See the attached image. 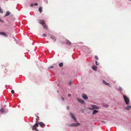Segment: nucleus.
Returning <instances> with one entry per match:
<instances>
[{
    "label": "nucleus",
    "instance_id": "nucleus-38",
    "mask_svg": "<svg viewBox=\"0 0 131 131\" xmlns=\"http://www.w3.org/2000/svg\"><path fill=\"white\" fill-rule=\"evenodd\" d=\"M62 99L63 100H64V99L63 97H62Z\"/></svg>",
    "mask_w": 131,
    "mask_h": 131
},
{
    "label": "nucleus",
    "instance_id": "nucleus-31",
    "mask_svg": "<svg viewBox=\"0 0 131 131\" xmlns=\"http://www.w3.org/2000/svg\"><path fill=\"white\" fill-rule=\"evenodd\" d=\"M95 64L97 65H98V64L97 63V62L96 61H95Z\"/></svg>",
    "mask_w": 131,
    "mask_h": 131
},
{
    "label": "nucleus",
    "instance_id": "nucleus-40",
    "mask_svg": "<svg viewBox=\"0 0 131 131\" xmlns=\"http://www.w3.org/2000/svg\"><path fill=\"white\" fill-rule=\"evenodd\" d=\"M106 106L107 107H108V105H107Z\"/></svg>",
    "mask_w": 131,
    "mask_h": 131
},
{
    "label": "nucleus",
    "instance_id": "nucleus-28",
    "mask_svg": "<svg viewBox=\"0 0 131 131\" xmlns=\"http://www.w3.org/2000/svg\"><path fill=\"white\" fill-rule=\"evenodd\" d=\"M11 92L12 94H13L15 92L13 90H12L11 91Z\"/></svg>",
    "mask_w": 131,
    "mask_h": 131
},
{
    "label": "nucleus",
    "instance_id": "nucleus-12",
    "mask_svg": "<svg viewBox=\"0 0 131 131\" xmlns=\"http://www.w3.org/2000/svg\"><path fill=\"white\" fill-rule=\"evenodd\" d=\"M91 106L93 108L98 109L99 108V106L95 105H92Z\"/></svg>",
    "mask_w": 131,
    "mask_h": 131
},
{
    "label": "nucleus",
    "instance_id": "nucleus-8",
    "mask_svg": "<svg viewBox=\"0 0 131 131\" xmlns=\"http://www.w3.org/2000/svg\"><path fill=\"white\" fill-rule=\"evenodd\" d=\"M82 96L84 99L86 100L88 99V97L86 94H82Z\"/></svg>",
    "mask_w": 131,
    "mask_h": 131
},
{
    "label": "nucleus",
    "instance_id": "nucleus-25",
    "mask_svg": "<svg viewBox=\"0 0 131 131\" xmlns=\"http://www.w3.org/2000/svg\"><path fill=\"white\" fill-rule=\"evenodd\" d=\"M119 90L120 91H121L122 90V89L121 87H119Z\"/></svg>",
    "mask_w": 131,
    "mask_h": 131
},
{
    "label": "nucleus",
    "instance_id": "nucleus-22",
    "mask_svg": "<svg viewBox=\"0 0 131 131\" xmlns=\"http://www.w3.org/2000/svg\"><path fill=\"white\" fill-rule=\"evenodd\" d=\"M63 65V63L62 62L60 63L59 64V67H61Z\"/></svg>",
    "mask_w": 131,
    "mask_h": 131
},
{
    "label": "nucleus",
    "instance_id": "nucleus-13",
    "mask_svg": "<svg viewBox=\"0 0 131 131\" xmlns=\"http://www.w3.org/2000/svg\"><path fill=\"white\" fill-rule=\"evenodd\" d=\"M125 109L126 110L131 109V106H128L126 107L125 108Z\"/></svg>",
    "mask_w": 131,
    "mask_h": 131
},
{
    "label": "nucleus",
    "instance_id": "nucleus-1",
    "mask_svg": "<svg viewBox=\"0 0 131 131\" xmlns=\"http://www.w3.org/2000/svg\"><path fill=\"white\" fill-rule=\"evenodd\" d=\"M123 97L126 104H128L130 102L129 98L125 95H123Z\"/></svg>",
    "mask_w": 131,
    "mask_h": 131
},
{
    "label": "nucleus",
    "instance_id": "nucleus-11",
    "mask_svg": "<svg viewBox=\"0 0 131 131\" xmlns=\"http://www.w3.org/2000/svg\"><path fill=\"white\" fill-rule=\"evenodd\" d=\"M0 35H2L5 36L7 37V35L6 34V33L2 32H0Z\"/></svg>",
    "mask_w": 131,
    "mask_h": 131
},
{
    "label": "nucleus",
    "instance_id": "nucleus-41",
    "mask_svg": "<svg viewBox=\"0 0 131 131\" xmlns=\"http://www.w3.org/2000/svg\"><path fill=\"white\" fill-rule=\"evenodd\" d=\"M37 130V131H38V129L37 130Z\"/></svg>",
    "mask_w": 131,
    "mask_h": 131
},
{
    "label": "nucleus",
    "instance_id": "nucleus-14",
    "mask_svg": "<svg viewBox=\"0 0 131 131\" xmlns=\"http://www.w3.org/2000/svg\"><path fill=\"white\" fill-rule=\"evenodd\" d=\"M92 69L94 71H96L97 68V67L95 66H94L92 67Z\"/></svg>",
    "mask_w": 131,
    "mask_h": 131
},
{
    "label": "nucleus",
    "instance_id": "nucleus-19",
    "mask_svg": "<svg viewBox=\"0 0 131 131\" xmlns=\"http://www.w3.org/2000/svg\"><path fill=\"white\" fill-rule=\"evenodd\" d=\"M51 38L54 40V41H55L56 40V38L53 36H51Z\"/></svg>",
    "mask_w": 131,
    "mask_h": 131
},
{
    "label": "nucleus",
    "instance_id": "nucleus-15",
    "mask_svg": "<svg viewBox=\"0 0 131 131\" xmlns=\"http://www.w3.org/2000/svg\"><path fill=\"white\" fill-rule=\"evenodd\" d=\"M66 44L68 45H69L71 44V42L68 39L66 40Z\"/></svg>",
    "mask_w": 131,
    "mask_h": 131
},
{
    "label": "nucleus",
    "instance_id": "nucleus-24",
    "mask_svg": "<svg viewBox=\"0 0 131 131\" xmlns=\"http://www.w3.org/2000/svg\"><path fill=\"white\" fill-rule=\"evenodd\" d=\"M72 84V82L71 81H70L68 82V84L69 85H71Z\"/></svg>",
    "mask_w": 131,
    "mask_h": 131
},
{
    "label": "nucleus",
    "instance_id": "nucleus-9",
    "mask_svg": "<svg viewBox=\"0 0 131 131\" xmlns=\"http://www.w3.org/2000/svg\"><path fill=\"white\" fill-rule=\"evenodd\" d=\"M42 25L45 24V21L44 20H40L39 22Z\"/></svg>",
    "mask_w": 131,
    "mask_h": 131
},
{
    "label": "nucleus",
    "instance_id": "nucleus-3",
    "mask_svg": "<svg viewBox=\"0 0 131 131\" xmlns=\"http://www.w3.org/2000/svg\"><path fill=\"white\" fill-rule=\"evenodd\" d=\"M80 125L79 123H75L72 124L70 125V126L72 127H76L77 126H79Z\"/></svg>",
    "mask_w": 131,
    "mask_h": 131
},
{
    "label": "nucleus",
    "instance_id": "nucleus-20",
    "mask_svg": "<svg viewBox=\"0 0 131 131\" xmlns=\"http://www.w3.org/2000/svg\"><path fill=\"white\" fill-rule=\"evenodd\" d=\"M42 26L44 28L46 29H47L48 27L45 24L43 25Z\"/></svg>",
    "mask_w": 131,
    "mask_h": 131
},
{
    "label": "nucleus",
    "instance_id": "nucleus-6",
    "mask_svg": "<svg viewBox=\"0 0 131 131\" xmlns=\"http://www.w3.org/2000/svg\"><path fill=\"white\" fill-rule=\"evenodd\" d=\"M103 83L104 84H105L107 85L108 86H109L110 87H111V85L109 83L106 82L104 80H103Z\"/></svg>",
    "mask_w": 131,
    "mask_h": 131
},
{
    "label": "nucleus",
    "instance_id": "nucleus-39",
    "mask_svg": "<svg viewBox=\"0 0 131 131\" xmlns=\"http://www.w3.org/2000/svg\"><path fill=\"white\" fill-rule=\"evenodd\" d=\"M57 92L58 93H59V91L58 90Z\"/></svg>",
    "mask_w": 131,
    "mask_h": 131
},
{
    "label": "nucleus",
    "instance_id": "nucleus-2",
    "mask_svg": "<svg viewBox=\"0 0 131 131\" xmlns=\"http://www.w3.org/2000/svg\"><path fill=\"white\" fill-rule=\"evenodd\" d=\"M70 115L72 119L74 120L75 122H77V121L76 118L75 117L74 115L71 112L70 113Z\"/></svg>",
    "mask_w": 131,
    "mask_h": 131
},
{
    "label": "nucleus",
    "instance_id": "nucleus-30",
    "mask_svg": "<svg viewBox=\"0 0 131 131\" xmlns=\"http://www.w3.org/2000/svg\"><path fill=\"white\" fill-rule=\"evenodd\" d=\"M42 36L45 37L46 36V35L45 34H44L42 35Z\"/></svg>",
    "mask_w": 131,
    "mask_h": 131
},
{
    "label": "nucleus",
    "instance_id": "nucleus-18",
    "mask_svg": "<svg viewBox=\"0 0 131 131\" xmlns=\"http://www.w3.org/2000/svg\"><path fill=\"white\" fill-rule=\"evenodd\" d=\"M10 14V13L8 11L6 12L5 16H7L9 15Z\"/></svg>",
    "mask_w": 131,
    "mask_h": 131
},
{
    "label": "nucleus",
    "instance_id": "nucleus-29",
    "mask_svg": "<svg viewBox=\"0 0 131 131\" xmlns=\"http://www.w3.org/2000/svg\"><path fill=\"white\" fill-rule=\"evenodd\" d=\"M36 116L37 117V118H36V120L37 121H38V120H39V119H38V118H39V117L38 116Z\"/></svg>",
    "mask_w": 131,
    "mask_h": 131
},
{
    "label": "nucleus",
    "instance_id": "nucleus-33",
    "mask_svg": "<svg viewBox=\"0 0 131 131\" xmlns=\"http://www.w3.org/2000/svg\"><path fill=\"white\" fill-rule=\"evenodd\" d=\"M88 108H89L90 110H93V108H90V107H89Z\"/></svg>",
    "mask_w": 131,
    "mask_h": 131
},
{
    "label": "nucleus",
    "instance_id": "nucleus-32",
    "mask_svg": "<svg viewBox=\"0 0 131 131\" xmlns=\"http://www.w3.org/2000/svg\"><path fill=\"white\" fill-rule=\"evenodd\" d=\"M38 5V4L37 3H35L34 4V5L35 6H37Z\"/></svg>",
    "mask_w": 131,
    "mask_h": 131
},
{
    "label": "nucleus",
    "instance_id": "nucleus-26",
    "mask_svg": "<svg viewBox=\"0 0 131 131\" xmlns=\"http://www.w3.org/2000/svg\"><path fill=\"white\" fill-rule=\"evenodd\" d=\"M54 68V67L53 66H51L49 67V68L52 69Z\"/></svg>",
    "mask_w": 131,
    "mask_h": 131
},
{
    "label": "nucleus",
    "instance_id": "nucleus-36",
    "mask_svg": "<svg viewBox=\"0 0 131 131\" xmlns=\"http://www.w3.org/2000/svg\"><path fill=\"white\" fill-rule=\"evenodd\" d=\"M1 21L2 22V23H3L4 22V21L3 20H1L0 19V21Z\"/></svg>",
    "mask_w": 131,
    "mask_h": 131
},
{
    "label": "nucleus",
    "instance_id": "nucleus-17",
    "mask_svg": "<svg viewBox=\"0 0 131 131\" xmlns=\"http://www.w3.org/2000/svg\"><path fill=\"white\" fill-rule=\"evenodd\" d=\"M42 6L40 7L39 8V10L40 13H41L42 10Z\"/></svg>",
    "mask_w": 131,
    "mask_h": 131
},
{
    "label": "nucleus",
    "instance_id": "nucleus-35",
    "mask_svg": "<svg viewBox=\"0 0 131 131\" xmlns=\"http://www.w3.org/2000/svg\"><path fill=\"white\" fill-rule=\"evenodd\" d=\"M71 96V95L70 94H69L68 95V96L69 97H70Z\"/></svg>",
    "mask_w": 131,
    "mask_h": 131
},
{
    "label": "nucleus",
    "instance_id": "nucleus-16",
    "mask_svg": "<svg viewBox=\"0 0 131 131\" xmlns=\"http://www.w3.org/2000/svg\"><path fill=\"white\" fill-rule=\"evenodd\" d=\"M98 112V111L96 110H94L92 113V114H95Z\"/></svg>",
    "mask_w": 131,
    "mask_h": 131
},
{
    "label": "nucleus",
    "instance_id": "nucleus-37",
    "mask_svg": "<svg viewBox=\"0 0 131 131\" xmlns=\"http://www.w3.org/2000/svg\"><path fill=\"white\" fill-rule=\"evenodd\" d=\"M69 107L68 106H67V109H69Z\"/></svg>",
    "mask_w": 131,
    "mask_h": 131
},
{
    "label": "nucleus",
    "instance_id": "nucleus-10",
    "mask_svg": "<svg viewBox=\"0 0 131 131\" xmlns=\"http://www.w3.org/2000/svg\"><path fill=\"white\" fill-rule=\"evenodd\" d=\"M39 124L42 127H43L45 126V124L42 122H40L39 123Z\"/></svg>",
    "mask_w": 131,
    "mask_h": 131
},
{
    "label": "nucleus",
    "instance_id": "nucleus-7",
    "mask_svg": "<svg viewBox=\"0 0 131 131\" xmlns=\"http://www.w3.org/2000/svg\"><path fill=\"white\" fill-rule=\"evenodd\" d=\"M103 83L104 84H105L107 85L108 86H109L110 87H111V85L109 83L106 82L104 80H103Z\"/></svg>",
    "mask_w": 131,
    "mask_h": 131
},
{
    "label": "nucleus",
    "instance_id": "nucleus-5",
    "mask_svg": "<svg viewBox=\"0 0 131 131\" xmlns=\"http://www.w3.org/2000/svg\"><path fill=\"white\" fill-rule=\"evenodd\" d=\"M39 126L38 124L37 123H36L32 127V130H35L36 129L37 127Z\"/></svg>",
    "mask_w": 131,
    "mask_h": 131
},
{
    "label": "nucleus",
    "instance_id": "nucleus-4",
    "mask_svg": "<svg viewBox=\"0 0 131 131\" xmlns=\"http://www.w3.org/2000/svg\"><path fill=\"white\" fill-rule=\"evenodd\" d=\"M77 99L78 101L80 103L83 104H85V102L83 100H81V99L79 98H77Z\"/></svg>",
    "mask_w": 131,
    "mask_h": 131
},
{
    "label": "nucleus",
    "instance_id": "nucleus-27",
    "mask_svg": "<svg viewBox=\"0 0 131 131\" xmlns=\"http://www.w3.org/2000/svg\"><path fill=\"white\" fill-rule=\"evenodd\" d=\"M95 59H96V60H98L99 59V58H98V57L97 56H95Z\"/></svg>",
    "mask_w": 131,
    "mask_h": 131
},
{
    "label": "nucleus",
    "instance_id": "nucleus-23",
    "mask_svg": "<svg viewBox=\"0 0 131 131\" xmlns=\"http://www.w3.org/2000/svg\"><path fill=\"white\" fill-rule=\"evenodd\" d=\"M3 11L1 7H0V13H3Z\"/></svg>",
    "mask_w": 131,
    "mask_h": 131
},
{
    "label": "nucleus",
    "instance_id": "nucleus-21",
    "mask_svg": "<svg viewBox=\"0 0 131 131\" xmlns=\"http://www.w3.org/2000/svg\"><path fill=\"white\" fill-rule=\"evenodd\" d=\"M0 111H1V112L2 113H3L4 112V110L3 108H1V109Z\"/></svg>",
    "mask_w": 131,
    "mask_h": 131
},
{
    "label": "nucleus",
    "instance_id": "nucleus-34",
    "mask_svg": "<svg viewBox=\"0 0 131 131\" xmlns=\"http://www.w3.org/2000/svg\"><path fill=\"white\" fill-rule=\"evenodd\" d=\"M34 5L33 4H31L30 5V6H31L32 7Z\"/></svg>",
    "mask_w": 131,
    "mask_h": 131
}]
</instances>
